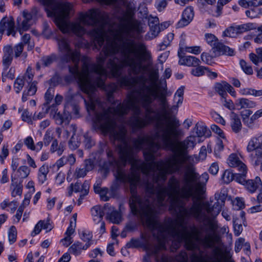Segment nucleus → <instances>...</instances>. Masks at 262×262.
Here are the masks:
<instances>
[{
    "instance_id": "60",
    "label": "nucleus",
    "mask_w": 262,
    "mask_h": 262,
    "mask_svg": "<svg viewBox=\"0 0 262 262\" xmlns=\"http://www.w3.org/2000/svg\"><path fill=\"white\" fill-rule=\"evenodd\" d=\"M30 26V21L24 19L21 22L20 26L18 28V30L20 34L24 31L27 30Z\"/></svg>"
},
{
    "instance_id": "10",
    "label": "nucleus",
    "mask_w": 262,
    "mask_h": 262,
    "mask_svg": "<svg viewBox=\"0 0 262 262\" xmlns=\"http://www.w3.org/2000/svg\"><path fill=\"white\" fill-rule=\"evenodd\" d=\"M193 130L195 133V134H196L195 136H194V135L189 136V137H187L185 140L182 141H184L186 140L188 138H190V137H192V138H193L191 140L193 141V146H189L186 149V154L187 156V161L188 160H189V158H190L189 156L188 155V149L189 148L193 149L195 147V146L196 144V142H200L199 138L200 137H202L204 136L208 137L209 136V134L210 133V130L209 129V128H208L206 126H205L203 124H202L201 123H200L199 122L195 124V125L193 128Z\"/></svg>"
},
{
    "instance_id": "19",
    "label": "nucleus",
    "mask_w": 262,
    "mask_h": 262,
    "mask_svg": "<svg viewBox=\"0 0 262 262\" xmlns=\"http://www.w3.org/2000/svg\"><path fill=\"white\" fill-rule=\"evenodd\" d=\"M30 170L27 166H21L17 170L16 173L11 176L12 185H13L14 181L17 179H24L29 174Z\"/></svg>"
},
{
    "instance_id": "25",
    "label": "nucleus",
    "mask_w": 262,
    "mask_h": 262,
    "mask_svg": "<svg viewBox=\"0 0 262 262\" xmlns=\"http://www.w3.org/2000/svg\"><path fill=\"white\" fill-rule=\"evenodd\" d=\"M228 86V83L226 81L217 82L214 86L215 91L223 98H225L227 94V88Z\"/></svg>"
},
{
    "instance_id": "63",
    "label": "nucleus",
    "mask_w": 262,
    "mask_h": 262,
    "mask_svg": "<svg viewBox=\"0 0 262 262\" xmlns=\"http://www.w3.org/2000/svg\"><path fill=\"white\" fill-rule=\"evenodd\" d=\"M84 168L86 169V170L88 172H89L92 170L94 168V160L91 159H86L84 161Z\"/></svg>"
},
{
    "instance_id": "16",
    "label": "nucleus",
    "mask_w": 262,
    "mask_h": 262,
    "mask_svg": "<svg viewBox=\"0 0 262 262\" xmlns=\"http://www.w3.org/2000/svg\"><path fill=\"white\" fill-rule=\"evenodd\" d=\"M3 64L4 70L6 71L13 60V49L11 46H6L3 49Z\"/></svg>"
},
{
    "instance_id": "42",
    "label": "nucleus",
    "mask_w": 262,
    "mask_h": 262,
    "mask_svg": "<svg viewBox=\"0 0 262 262\" xmlns=\"http://www.w3.org/2000/svg\"><path fill=\"white\" fill-rule=\"evenodd\" d=\"M12 186H15L14 188L11 192L12 196L15 197L17 195L20 196L22 194L23 191V185L19 183L17 184V182L14 181L13 185L11 184Z\"/></svg>"
},
{
    "instance_id": "3",
    "label": "nucleus",
    "mask_w": 262,
    "mask_h": 262,
    "mask_svg": "<svg viewBox=\"0 0 262 262\" xmlns=\"http://www.w3.org/2000/svg\"><path fill=\"white\" fill-rule=\"evenodd\" d=\"M151 204L156 209V212L154 214L150 213V211H144L141 205L138 204L136 205V210L134 211L131 207L129 200L132 212L139 217L143 225L152 231L153 235L158 243L157 246L152 245L148 236L144 233L141 234L140 238H132L127 243L125 247L126 248H143L146 251L143 262H151L150 257L151 256H155L156 262H169V258L163 253L162 250L166 249V245H170V242L171 246L177 249L184 241L186 249L191 251L199 250L200 245L205 248H211L213 246L214 242H219V238L217 236H212L210 234L201 236V231L194 226L191 228V232H185L179 229L174 223L160 222L158 220L159 208L152 203Z\"/></svg>"
},
{
    "instance_id": "37",
    "label": "nucleus",
    "mask_w": 262,
    "mask_h": 262,
    "mask_svg": "<svg viewBox=\"0 0 262 262\" xmlns=\"http://www.w3.org/2000/svg\"><path fill=\"white\" fill-rule=\"evenodd\" d=\"M69 195H71L73 192H79L80 193H82V191L83 190V184L81 185V184L78 182H76L75 184H73L71 183L69 187Z\"/></svg>"
},
{
    "instance_id": "34",
    "label": "nucleus",
    "mask_w": 262,
    "mask_h": 262,
    "mask_svg": "<svg viewBox=\"0 0 262 262\" xmlns=\"http://www.w3.org/2000/svg\"><path fill=\"white\" fill-rule=\"evenodd\" d=\"M89 188L90 184L89 182L86 181H84L83 183V190L82 191V193H80V197L77 201L78 205L79 206L81 204L84 196L89 193Z\"/></svg>"
},
{
    "instance_id": "38",
    "label": "nucleus",
    "mask_w": 262,
    "mask_h": 262,
    "mask_svg": "<svg viewBox=\"0 0 262 262\" xmlns=\"http://www.w3.org/2000/svg\"><path fill=\"white\" fill-rule=\"evenodd\" d=\"M17 230L15 226H12L9 230L8 239L10 244H13L16 240Z\"/></svg>"
},
{
    "instance_id": "50",
    "label": "nucleus",
    "mask_w": 262,
    "mask_h": 262,
    "mask_svg": "<svg viewBox=\"0 0 262 262\" xmlns=\"http://www.w3.org/2000/svg\"><path fill=\"white\" fill-rule=\"evenodd\" d=\"M150 27V33L151 36H149L150 39L156 37L160 32L161 31L159 25H152L149 26Z\"/></svg>"
},
{
    "instance_id": "62",
    "label": "nucleus",
    "mask_w": 262,
    "mask_h": 262,
    "mask_svg": "<svg viewBox=\"0 0 262 262\" xmlns=\"http://www.w3.org/2000/svg\"><path fill=\"white\" fill-rule=\"evenodd\" d=\"M176 259L178 262H188V255L186 251H181Z\"/></svg>"
},
{
    "instance_id": "40",
    "label": "nucleus",
    "mask_w": 262,
    "mask_h": 262,
    "mask_svg": "<svg viewBox=\"0 0 262 262\" xmlns=\"http://www.w3.org/2000/svg\"><path fill=\"white\" fill-rule=\"evenodd\" d=\"M237 35L236 26H231L226 29L223 33V36L235 37Z\"/></svg>"
},
{
    "instance_id": "18",
    "label": "nucleus",
    "mask_w": 262,
    "mask_h": 262,
    "mask_svg": "<svg viewBox=\"0 0 262 262\" xmlns=\"http://www.w3.org/2000/svg\"><path fill=\"white\" fill-rule=\"evenodd\" d=\"M230 126L232 130L235 134L239 133L242 128L241 119L237 114L232 112L230 115Z\"/></svg>"
},
{
    "instance_id": "5",
    "label": "nucleus",
    "mask_w": 262,
    "mask_h": 262,
    "mask_svg": "<svg viewBox=\"0 0 262 262\" xmlns=\"http://www.w3.org/2000/svg\"><path fill=\"white\" fill-rule=\"evenodd\" d=\"M171 95L166 89L159 93L156 85H147L143 82L123 102L117 104L115 111L119 115H127L130 110L133 112L127 122L133 133L152 123L156 127L164 126L162 118L167 120L166 125H169L170 119L174 118L168 116L169 105L166 97Z\"/></svg>"
},
{
    "instance_id": "23",
    "label": "nucleus",
    "mask_w": 262,
    "mask_h": 262,
    "mask_svg": "<svg viewBox=\"0 0 262 262\" xmlns=\"http://www.w3.org/2000/svg\"><path fill=\"white\" fill-rule=\"evenodd\" d=\"M49 172L48 165H42L38 169L37 173V182L38 184L42 185L47 180V174Z\"/></svg>"
},
{
    "instance_id": "41",
    "label": "nucleus",
    "mask_w": 262,
    "mask_h": 262,
    "mask_svg": "<svg viewBox=\"0 0 262 262\" xmlns=\"http://www.w3.org/2000/svg\"><path fill=\"white\" fill-rule=\"evenodd\" d=\"M55 59V56L54 55H51L49 56L43 57L41 59L40 62L42 65H43L44 67H48L54 62Z\"/></svg>"
},
{
    "instance_id": "30",
    "label": "nucleus",
    "mask_w": 262,
    "mask_h": 262,
    "mask_svg": "<svg viewBox=\"0 0 262 262\" xmlns=\"http://www.w3.org/2000/svg\"><path fill=\"white\" fill-rule=\"evenodd\" d=\"M239 93L243 95H252L255 97L262 96V90H256L249 88L241 89Z\"/></svg>"
},
{
    "instance_id": "12",
    "label": "nucleus",
    "mask_w": 262,
    "mask_h": 262,
    "mask_svg": "<svg viewBox=\"0 0 262 262\" xmlns=\"http://www.w3.org/2000/svg\"><path fill=\"white\" fill-rule=\"evenodd\" d=\"M194 17L193 9L188 7L183 11L181 19L178 22L177 28H183L187 26L192 20Z\"/></svg>"
},
{
    "instance_id": "15",
    "label": "nucleus",
    "mask_w": 262,
    "mask_h": 262,
    "mask_svg": "<svg viewBox=\"0 0 262 262\" xmlns=\"http://www.w3.org/2000/svg\"><path fill=\"white\" fill-rule=\"evenodd\" d=\"M262 147V133H258L249 140L246 147L248 152Z\"/></svg>"
},
{
    "instance_id": "64",
    "label": "nucleus",
    "mask_w": 262,
    "mask_h": 262,
    "mask_svg": "<svg viewBox=\"0 0 262 262\" xmlns=\"http://www.w3.org/2000/svg\"><path fill=\"white\" fill-rule=\"evenodd\" d=\"M108 192V189L106 187H103L102 189L99 192L101 200L103 201H108L110 199L109 197L107 196Z\"/></svg>"
},
{
    "instance_id": "20",
    "label": "nucleus",
    "mask_w": 262,
    "mask_h": 262,
    "mask_svg": "<svg viewBox=\"0 0 262 262\" xmlns=\"http://www.w3.org/2000/svg\"><path fill=\"white\" fill-rule=\"evenodd\" d=\"M91 245V243H86L83 245L81 242H76L72 244L69 248L70 253L77 256L81 254L82 250H86Z\"/></svg>"
},
{
    "instance_id": "7",
    "label": "nucleus",
    "mask_w": 262,
    "mask_h": 262,
    "mask_svg": "<svg viewBox=\"0 0 262 262\" xmlns=\"http://www.w3.org/2000/svg\"><path fill=\"white\" fill-rule=\"evenodd\" d=\"M95 91L92 94V95L90 97L88 95L89 100L87 101L85 100L83 96L82 95V91L79 90L73 93L71 89H69L68 91L67 92L65 95V100L68 103L71 104H75L79 101L83 100L85 103V105L86 106L88 112L89 113L91 112L94 113V122L95 121L96 114L97 113H101L104 110H107V108H103L101 111L98 112L96 111V106L100 104V102L97 99H96L94 95ZM82 93H83L82 92Z\"/></svg>"
},
{
    "instance_id": "21",
    "label": "nucleus",
    "mask_w": 262,
    "mask_h": 262,
    "mask_svg": "<svg viewBox=\"0 0 262 262\" xmlns=\"http://www.w3.org/2000/svg\"><path fill=\"white\" fill-rule=\"evenodd\" d=\"M181 65H185L188 67H196L200 64V59L194 56H186L181 57L179 61Z\"/></svg>"
},
{
    "instance_id": "32",
    "label": "nucleus",
    "mask_w": 262,
    "mask_h": 262,
    "mask_svg": "<svg viewBox=\"0 0 262 262\" xmlns=\"http://www.w3.org/2000/svg\"><path fill=\"white\" fill-rule=\"evenodd\" d=\"M64 150L63 144L60 143L58 145V141L56 139L53 140L50 148L51 152H57L58 156H60Z\"/></svg>"
},
{
    "instance_id": "35",
    "label": "nucleus",
    "mask_w": 262,
    "mask_h": 262,
    "mask_svg": "<svg viewBox=\"0 0 262 262\" xmlns=\"http://www.w3.org/2000/svg\"><path fill=\"white\" fill-rule=\"evenodd\" d=\"M195 68H193L191 71V73L194 76L200 77L204 75L208 71V68L201 66H198Z\"/></svg>"
},
{
    "instance_id": "9",
    "label": "nucleus",
    "mask_w": 262,
    "mask_h": 262,
    "mask_svg": "<svg viewBox=\"0 0 262 262\" xmlns=\"http://www.w3.org/2000/svg\"><path fill=\"white\" fill-rule=\"evenodd\" d=\"M205 38L208 44L213 47V52L217 55L225 54L228 56L234 55V50L219 41L217 38L211 33H206Z\"/></svg>"
},
{
    "instance_id": "39",
    "label": "nucleus",
    "mask_w": 262,
    "mask_h": 262,
    "mask_svg": "<svg viewBox=\"0 0 262 262\" xmlns=\"http://www.w3.org/2000/svg\"><path fill=\"white\" fill-rule=\"evenodd\" d=\"M80 144V139H78L76 136H72L69 141V147L72 150L77 148Z\"/></svg>"
},
{
    "instance_id": "22",
    "label": "nucleus",
    "mask_w": 262,
    "mask_h": 262,
    "mask_svg": "<svg viewBox=\"0 0 262 262\" xmlns=\"http://www.w3.org/2000/svg\"><path fill=\"white\" fill-rule=\"evenodd\" d=\"M235 105L238 110L252 108L256 106V102L245 98H239L235 102Z\"/></svg>"
},
{
    "instance_id": "36",
    "label": "nucleus",
    "mask_w": 262,
    "mask_h": 262,
    "mask_svg": "<svg viewBox=\"0 0 262 262\" xmlns=\"http://www.w3.org/2000/svg\"><path fill=\"white\" fill-rule=\"evenodd\" d=\"M25 81L20 76H18L15 80L14 89L17 94L20 93L22 90L25 83Z\"/></svg>"
},
{
    "instance_id": "13",
    "label": "nucleus",
    "mask_w": 262,
    "mask_h": 262,
    "mask_svg": "<svg viewBox=\"0 0 262 262\" xmlns=\"http://www.w3.org/2000/svg\"><path fill=\"white\" fill-rule=\"evenodd\" d=\"M227 163L230 167L237 168L239 171L245 172L247 170L246 165L239 160L236 154L233 153L229 156Z\"/></svg>"
},
{
    "instance_id": "58",
    "label": "nucleus",
    "mask_w": 262,
    "mask_h": 262,
    "mask_svg": "<svg viewBox=\"0 0 262 262\" xmlns=\"http://www.w3.org/2000/svg\"><path fill=\"white\" fill-rule=\"evenodd\" d=\"M93 235L92 233L88 231H82L81 234L80 235L81 239L84 242H86V243H90V241L92 238Z\"/></svg>"
},
{
    "instance_id": "27",
    "label": "nucleus",
    "mask_w": 262,
    "mask_h": 262,
    "mask_svg": "<svg viewBox=\"0 0 262 262\" xmlns=\"http://www.w3.org/2000/svg\"><path fill=\"white\" fill-rule=\"evenodd\" d=\"M237 35L242 34L244 32L256 29V26L253 23H246L240 25H236Z\"/></svg>"
},
{
    "instance_id": "6",
    "label": "nucleus",
    "mask_w": 262,
    "mask_h": 262,
    "mask_svg": "<svg viewBox=\"0 0 262 262\" xmlns=\"http://www.w3.org/2000/svg\"><path fill=\"white\" fill-rule=\"evenodd\" d=\"M116 108V106H110L102 112L97 113L94 121V126L99 129L103 135L110 134L115 141L118 142L117 147L120 155L119 159L117 160L113 151L108 149L106 150L108 161L110 166H116L115 173L116 180L121 183H128V173H126L125 167L127 163H129V160H127L124 164L122 156L128 148H131V146L128 144L126 139L127 130L125 127L122 125L118 132L116 130L117 125L116 116L122 117L125 115L116 113L115 111Z\"/></svg>"
},
{
    "instance_id": "55",
    "label": "nucleus",
    "mask_w": 262,
    "mask_h": 262,
    "mask_svg": "<svg viewBox=\"0 0 262 262\" xmlns=\"http://www.w3.org/2000/svg\"><path fill=\"white\" fill-rule=\"evenodd\" d=\"M201 57L202 60L206 64H211L212 63L213 57L208 53H202Z\"/></svg>"
},
{
    "instance_id": "56",
    "label": "nucleus",
    "mask_w": 262,
    "mask_h": 262,
    "mask_svg": "<svg viewBox=\"0 0 262 262\" xmlns=\"http://www.w3.org/2000/svg\"><path fill=\"white\" fill-rule=\"evenodd\" d=\"M223 6L220 5L217 2V6L214 10H211L212 15L214 17H219L221 16L222 14Z\"/></svg>"
},
{
    "instance_id": "33",
    "label": "nucleus",
    "mask_w": 262,
    "mask_h": 262,
    "mask_svg": "<svg viewBox=\"0 0 262 262\" xmlns=\"http://www.w3.org/2000/svg\"><path fill=\"white\" fill-rule=\"evenodd\" d=\"M234 175L232 170L226 169L222 176V180L224 184H228L234 179Z\"/></svg>"
},
{
    "instance_id": "61",
    "label": "nucleus",
    "mask_w": 262,
    "mask_h": 262,
    "mask_svg": "<svg viewBox=\"0 0 262 262\" xmlns=\"http://www.w3.org/2000/svg\"><path fill=\"white\" fill-rule=\"evenodd\" d=\"M0 206L3 209H4L7 206H12L13 207L11 208V211L13 212L17 207V204L16 202H15L12 201L10 203H8L7 201H4V202L1 203Z\"/></svg>"
},
{
    "instance_id": "29",
    "label": "nucleus",
    "mask_w": 262,
    "mask_h": 262,
    "mask_svg": "<svg viewBox=\"0 0 262 262\" xmlns=\"http://www.w3.org/2000/svg\"><path fill=\"white\" fill-rule=\"evenodd\" d=\"M184 90V87L182 86L176 91L174 95V100L176 101L178 98V100L176 101L177 105L172 106L171 109L177 108L179 107V105L182 103L183 101Z\"/></svg>"
},
{
    "instance_id": "44",
    "label": "nucleus",
    "mask_w": 262,
    "mask_h": 262,
    "mask_svg": "<svg viewBox=\"0 0 262 262\" xmlns=\"http://www.w3.org/2000/svg\"><path fill=\"white\" fill-rule=\"evenodd\" d=\"M24 80L28 82V83H30L31 82L33 77L34 74L32 71V69L30 67H28L27 69V71L26 73L22 76H20Z\"/></svg>"
},
{
    "instance_id": "45",
    "label": "nucleus",
    "mask_w": 262,
    "mask_h": 262,
    "mask_svg": "<svg viewBox=\"0 0 262 262\" xmlns=\"http://www.w3.org/2000/svg\"><path fill=\"white\" fill-rule=\"evenodd\" d=\"M247 170L245 171H240L241 173H237L234 175V179L237 182L245 185L246 182V174Z\"/></svg>"
},
{
    "instance_id": "48",
    "label": "nucleus",
    "mask_w": 262,
    "mask_h": 262,
    "mask_svg": "<svg viewBox=\"0 0 262 262\" xmlns=\"http://www.w3.org/2000/svg\"><path fill=\"white\" fill-rule=\"evenodd\" d=\"M53 139V135L52 130L48 129L43 137V143L45 146H48L51 141Z\"/></svg>"
},
{
    "instance_id": "59",
    "label": "nucleus",
    "mask_w": 262,
    "mask_h": 262,
    "mask_svg": "<svg viewBox=\"0 0 262 262\" xmlns=\"http://www.w3.org/2000/svg\"><path fill=\"white\" fill-rule=\"evenodd\" d=\"M236 209H241L245 207V203L242 198H236L233 202Z\"/></svg>"
},
{
    "instance_id": "26",
    "label": "nucleus",
    "mask_w": 262,
    "mask_h": 262,
    "mask_svg": "<svg viewBox=\"0 0 262 262\" xmlns=\"http://www.w3.org/2000/svg\"><path fill=\"white\" fill-rule=\"evenodd\" d=\"M250 153V157L251 160L254 162L256 166L258 165L262 162V147L253 150Z\"/></svg>"
},
{
    "instance_id": "51",
    "label": "nucleus",
    "mask_w": 262,
    "mask_h": 262,
    "mask_svg": "<svg viewBox=\"0 0 262 262\" xmlns=\"http://www.w3.org/2000/svg\"><path fill=\"white\" fill-rule=\"evenodd\" d=\"M43 106L44 107H42L43 111L42 112H39L37 114H34L33 116L34 120H40L46 116V114L48 113L49 107V106H46L45 104H43Z\"/></svg>"
},
{
    "instance_id": "57",
    "label": "nucleus",
    "mask_w": 262,
    "mask_h": 262,
    "mask_svg": "<svg viewBox=\"0 0 262 262\" xmlns=\"http://www.w3.org/2000/svg\"><path fill=\"white\" fill-rule=\"evenodd\" d=\"M245 239L244 238H238L235 242L234 250L236 253H238L242 247L244 246Z\"/></svg>"
},
{
    "instance_id": "53",
    "label": "nucleus",
    "mask_w": 262,
    "mask_h": 262,
    "mask_svg": "<svg viewBox=\"0 0 262 262\" xmlns=\"http://www.w3.org/2000/svg\"><path fill=\"white\" fill-rule=\"evenodd\" d=\"M24 143L25 145L29 149L33 150L35 149V145L33 138L31 136H28L24 139Z\"/></svg>"
},
{
    "instance_id": "49",
    "label": "nucleus",
    "mask_w": 262,
    "mask_h": 262,
    "mask_svg": "<svg viewBox=\"0 0 262 262\" xmlns=\"http://www.w3.org/2000/svg\"><path fill=\"white\" fill-rule=\"evenodd\" d=\"M167 5L166 0H156L155 6L159 12L163 11Z\"/></svg>"
},
{
    "instance_id": "54",
    "label": "nucleus",
    "mask_w": 262,
    "mask_h": 262,
    "mask_svg": "<svg viewBox=\"0 0 262 262\" xmlns=\"http://www.w3.org/2000/svg\"><path fill=\"white\" fill-rule=\"evenodd\" d=\"M37 82L36 81L29 83V87L26 91L30 96H33L36 93L37 91Z\"/></svg>"
},
{
    "instance_id": "52",
    "label": "nucleus",
    "mask_w": 262,
    "mask_h": 262,
    "mask_svg": "<svg viewBox=\"0 0 262 262\" xmlns=\"http://www.w3.org/2000/svg\"><path fill=\"white\" fill-rule=\"evenodd\" d=\"M36 13L37 10L36 8H34L30 12L24 11L23 12V16L24 19L30 21L34 17L36 16Z\"/></svg>"
},
{
    "instance_id": "17",
    "label": "nucleus",
    "mask_w": 262,
    "mask_h": 262,
    "mask_svg": "<svg viewBox=\"0 0 262 262\" xmlns=\"http://www.w3.org/2000/svg\"><path fill=\"white\" fill-rule=\"evenodd\" d=\"M245 188L251 193L255 192L257 189L262 188V182L258 177H256L254 180H247L245 184Z\"/></svg>"
},
{
    "instance_id": "8",
    "label": "nucleus",
    "mask_w": 262,
    "mask_h": 262,
    "mask_svg": "<svg viewBox=\"0 0 262 262\" xmlns=\"http://www.w3.org/2000/svg\"><path fill=\"white\" fill-rule=\"evenodd\" d=\"M221 241L217 245H221ZM216 244L217 243L215 244L213 246L210 248H214L212 250V255L208 256L207 258H202L201 262H234L233 260L231 259L232 255L227 247L225 246L214 247ZM201 246V245H200V247ZM203 247L206 249L209 248H205L203 246ZM200 250V249L199 250Z\"/></svg>"
},
{
    "instance_id": "1",
    "label": "nucleus",
    "mask_w": 262,
    "mask_h": 262,
    "mask_svg": "<svg viewBox=\"0 0 262 262\" xmlns=\"http://www.w3.org/2000/svg\"><path fill=\"white\" fill-rule=\"evenodd\" d=\"M179 120L171 118L169 125L160 127L154 137H140L133 140V146L122 156L123 163L127 160L131 165L128 173L130 185V205L136 210V205H141L144 211H150L154 214L156 209L150 202L142 204L137 194V186L140 181V171L145 175L147 180L157 176L162 182L167 179V174L181 172L187 161L186 149L193 146L192 137L184 141L175 142L183 135Z\"/></svg>"
},
{
    "instance_id": "28",
    "label": "nucleus",
    "mask_w": 262,
    "mask_h": 262,
    "mask_svg": "<svg viewBox=\"0 0 262 262\" xmlns=\"http://www.w3.org/2000/svg\"><path fill=\"white\" fill-rule=\"evenodd\" d=\"M238 4L244 8L262 5V0H239Z\"/></svg>"
},
{
    "instance_id": "11",
    "label": "nucleus",
    "mask_w": 262,
    "mask_h": 262,
    "mask_svg": "<svg viewBox=\"0 0 262 262\" xmlns=\"http://www.w3.org/2000/svg\"><path fill=\"white\" fill-rule=\"evenodd\" d=\"M5 30L7 31L8 36L10 35L15 36L16 31L15 30L14 21L11 18L4 17L0 21V40L2 39V35Z\"/></svg>"
},
{
    "instance_id": "43",
    "label": "nucleus",
    "mask_w": 262,
    "mask_h": 262,
    "mask_svg": "<svg viewBox=\"0 0 262 262\" xmlns=\"http://www.w3.org/2000/svg\"><path fill=\"white\" fill-rule=\"evenodd\" d=\"M54 90L52 88H49L45 95V98L46 100V103L44 104L46 106H48L51 100L53 98Z\"/></svg>"
},
{
    "instance_id": "31",
    "label": "nucleus",
    "mask_w": 262,
    "mask_h": 262,
    "mask_svg": "<svg viewBox=\"0 0 262 262\" xmlns=\"http://www.w3.org/2000/svg\"><path fill=\"white\" fill-rule=\"evenodd\" d=\"M259 6L252 7L249 10L246 11L245 13L247 17L254 18L262 15V8H258Z\"/></svg>"
},
{
    "instance_id": "2",
    "label": "nucleus",
    "mask_w": 262,
    "mask_h": 262,
    "mask_svg": "<svg viewBox=\"0 0 262 262\" xmlns=\"http://www.w3.org/2000/svg\"><path fill=\"white\" fill-rule=\"evenodd\" d=\"M185 168L186 171L183 177L181 189L179 181L175 177L169 179L167 187H166L164 186L166 180L162 182L157 179L156 176L143 183L145 196L143 198L139 195V198L142 204L149 202L157 206L160 214L161 208L165 205V198L168 196L169 209L180 219L179 221L171 222L174 223L179 229L182 228V231L187 232L186 227L184 225L186 219L192 217L200 222H207L208 227L203 229L205 233L204 236L210 234L219 238V242L213 243L214 246L216 243H220L221 237L216 233L217 224L211 221V218L219 214L224 205L225 199H217L213 205L208 202L201 201V196L206 190L209 174L206 172L199 174L192 165H187Z\"/></svg>"
},
{
    "instance_id": "47",
    "label": "nucleus",
    "mask_w": 262,
    "mask_h": 262,
    "mask_svg": "<svg viewBox=\"0 0 262 262\" xmlns=\"http://www.w3.org/2000/svg\"><path fill=\"white\" fill-rule=\"evenodd\" d=\"M234 234L236 236H239L243 231V227L241 222L238 223V220L233 221Z\"/></svg>"
},
{
    "instance_id": "24",
    "label": "nucleus",
    "mask_w": 262,
    "mask_h": 262,
    "mask_svg": "<svg viewBox=\"0 0 262 262\" xmlns=\"http://www.w3.org/2000/svg\"><path fill=\"white\" fill-rule=\"evenodd\" d=\"M107 217L111 222L115 224H119L121 220V214L119 212L114 210L112 207L111 210L106 211Z\"/></svg>"
},
{
    "instance_id": "46",
    "label": "nucleus",
    "mask_w": 262,
    "mask_h": 262,
    "mask_svg": "<svg viewBox=\"0 0 262 262\" xmlns=\"http://www.w3.org/2000/svg\"><path fill=\"white\" fill-rule=\"evenodd\" d=\"M240 65L243 70L245 73L248 75H251L253 73V69L251 66L248 64L245 60H240Z\"/></svg>"
},
{
    "instance_id": "14",
    "label": "nucleus",
    "mask_w": 262,
    "mask_h": 262,
    "mask_svg": "<svg viewBox=\"0 0 262 262\" xmlns=\"http://www.w3.org/2000/svg\"><path fill=\"white\" fill-rule=\"evenodd\" d=\"M112 206L109 204H106L103 208L99 206H94L91 209L92 215L94 217V221L96 222L97 221H100L102 220L103 216L106 213V211L111 210Z\"/></svg>"
},
{
    "instance_id": "4",
    "label": "nucleus",
    "mask_w": 262,
    "mask_h": 262,
    "mask_svg": "<svg viewBox=\"0 0 262 262\" xmlns=\"http://www.w3.org/2000/svg\"><path fill=\"white\" fill-rule=\"evenodd\" d=\"M57 40L61 60L66 63L72 61L74 63V66H69V71L71 75H66L64 77V80L69 83L77 79L79 89L90 97L96 91V86H97L106 92L107 100L110 103L112 104L116 103L113 94L118 90V85L114 83H111L107 85L105 84V80L108 73L103 65L107 58H108V61L107 62L106 67L110 70L112 77H120L119 82L121 86L135 87L142 79L141 76L133 77L124 75L120 77L123 68L120 70V74L118 76L113 75L111 69L107 67V64L110 59L117 57L114 54L111 53L108 55H102L103 60L101 62V54L103 52V48L97 58V63L93 64L91 71L89 70V63L86 61L83 62L81 70L80 71L79 63L81 54L79 50H72L70 48L69 42L64 37H60Z\"/></svg>"
}]
</instances>
